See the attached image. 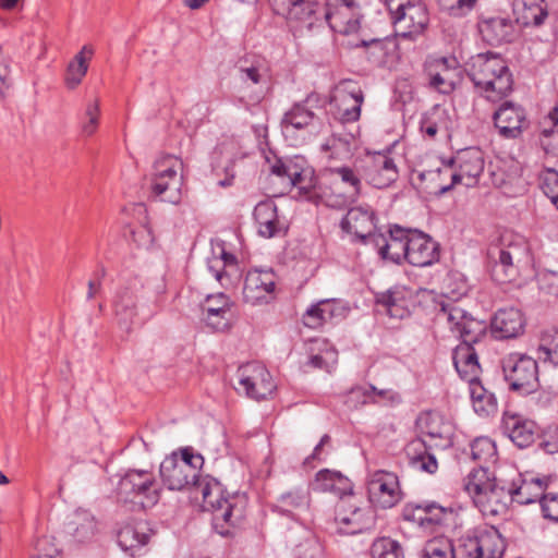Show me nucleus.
<instances>
[{
    "label": "nucleus",
    "mask_w": 558,
    "mask_h": 558,
    "mask_svg": "<svg viewBox=\"0 0 558 558\" xmlns=\"http://www.w3.org/2000/svg\"><path fill=\"white\" fill-rule=\"evenodd\" d=\"M160 476L170 490L193 489L199 493L205 508L213 511L214 527L222 536L229 534L223 524L233 525L234 519H241L243 510L238 508L235 497L225 498L219 483H209L196 474L195 468L178 462L177 453L166 457L160 463Z\"/></svg>",
    "instance_id": "1"
},
{
    "label": "nucleus",
    "mask_w": 558,
    "mask_h": 558,
    "mask_svg": "<svg viewBox=\"0 0 558 558\" xmlns=\"http://www.w3.org/2000/svg\"><path fill=\"white\" fill-rule=\"evenodd\" d=\"M437 319L445 322L449 330L461 339L452 355L453 365L460 377L470 386L480 383L481 365L474 345L486 336V324L474 318L456 303H442Z\"/></svg>",
    "instance_id": "2"
},
{
    "label": "nucleus",
    "mask_w": 558,
    "mask_h": 558,
    "mask_svg": "<svg viewBox=\"0 0 558 558\" xmlns=\"http://www.w3.org/2000/svg\"><path fill=\"white\" fill-rule=\"evenodd\" d=\"M468 75L478 92L493 102L506 98L513 88L512 74L498 53L485 52L471 57Z\"/></svg>",
    "instance_id": "3"
},
{
    "label": "nucleus",
    "mask_w": 558,
    "mask_h": 558,
    "mask_svg": "<svg viewBox=\"0 0 558 558\" xmlns=\"http://www.w3.org/2000/svg\"><path fill=\"white\" fill-rule=\"evenodd\" d=\"M464 489L484 515L504 514L513 502L510 481L490 477L487 466L470 472L464 480Z\"/></svg>",
    "instance_id": "4"
},
{
    "label": "nucleus",
    "mask_w": 558,
    "mask_h": 558,
    "mask_svg": "<svg viewBox=\"0 0 558 558\" xmlns=\"http://www.w3.org/2000/svg\"><path fill=\"white\" fill-rule=\"evenodd\" d=\"M318 189L319 196L327 206L342 208L361 195L362 179L357 169L347 165H333L325 167Z\"/></svg>",
    "instance_id": "5"
},
{
    "label": "nucleus",
    "mask_w": 558,
    "mask_h": 558,
    "mask_svg": "<svg viewBox=\"0 0 558 558\" xmlns=\"http://www.w3.org/2000/svg\"><path fill=\"white\" fill-rule=\"evenodd\" d=\"M494 262L492 277L498 283L515 281L531 265L530 247L523 238L505 240L489 251Z\"/></svg>",
    "instance_id": "6"
},
{
    "label": "nucleus",
    "mask_w": 558,
    "mask_h": 558,
    "mask_svg": "<svg viewBox=\"0 0 558 558\" xmlns=\"http://www.w3.org/2000/svg\"><path fill=\"white\" fill-rule=\"evenodd\" d=\"M384 4L401 37L415 39L424 34L429 14L422 0H384Z\"/></svg>",
    "instance_id": "7"
},
{
    "label": "nucleus",
    "mask_w": 558,
    "mask_h": 558,
    "mask_svg": "<svg viewBox=\"0 0 558 558\" xmlns=\"http://www.w3.org/2000/svg\"><path fill=\"white\" fill-rule=\"evenodd\" d=\"M484 168V153L480 148L468 147L459 150L438 170L440 175L449 177L451 180L449 184L440 186V192L446 193L456 184H463L466 187L476 185Z\"/></svg>",
    "instance_id": "8"
},
{
    "label": "nucleus",
    "mask_w": 558,
    "mask_h": 558,
    "mask_svg": "<svg viewBox=\"0 0 558 558\" xmlns=\"http://www.w3.org/2000/svg\"><path fill=\"white\" fill-rule=\"evenodd\" d=\"M506 543L492 525H480L459 538L458 553L463 558H501Z\"/></svg>",
    "instance_id": "9"
},
{
    "label": "nucleus",
    "mask_w": 558,
    "mask_h": 558,
    "mask_svg": "<svg viewBox=\"0 0 558 558\" xmlns=\"http://www.w3.org/2000/svg\"><path fill=\"white\" fill-rule=\"evenodd\" d=\"M501 367L510 390L529 395L537 389L538 365L531 356L511 353L502 359Z\"/></svg>",
    "instance_id": "10"
},
{
    "label": "nucleus",
    "mask_w": 558,
    "mask_h": 558,
    "mask_svg": "<svg viewBox=\"0 0 558 558\" xmlns=\"http://www.w3.org/2000/svg\"><path fill=\"white\" fill-rule=\"evenodd\" d=\"M335 521L340 533L354 535L371 530L375 525V513L369 507H359L350 492L338 502Z\"/></svg>",
    "instance_id": "11"
},
{
    "label": "nucleus",
    "mask_w": 558,
    "mask_h": 558,
    "mask_svg": "<svg viewBox=\"0 0 558 558\" xmlns=\"http://www.w3.org/2000/svg\"><path fill=\"white\" fill-rule=\"evenodd\" d=\"M238 379L245 396L257 401L268 399L277 388L271 374L259 362L241 365L238 368Z\"/></svg>",
    "instance_id": "12"
},
{
    "label": "nucleus",
    "mask_w": 558,
    "mask_h": 558,
    "mask_svg": "<svg viewBox=\"0 0 558 558\" xmlns=\"http://www.w3.org/2000/svg\"><path fill=\"white\" fill-rule=\"evenodd\" d=\"M364 96L357 83L344 80L332 90L330 105L333 116L343 123L360 119Z\"/></svg>",
    "instance_id": "13"
},
{
    "label": "nucleus",
    "mask_w": 558,
    "mask_h": 558,
    "mask_svg": "<svg viewBox=\"0 0 558 558\" xmlns=\"http://www.w3.org/2000/svg\"><path fill=\"white\" fill-rule=\"evenodd\" d=\"M204 324L215 331L231 328L235 318V303L223 292L208 294L201 304Z\"/></svg>",
    "instance_id": "14"
},
{
    "label": "nucleus",
    "mask_w": 558,
    "mask_h": 558,
    "mask_svg": "<svg viewBox=\"0 0 558 558\" xmlns=\"http://www.w3.org/2000/svg\"><path fill=\"white\" fill-rule=\"evenodd\" d=\"M367 490L369 501L381 509L392 508L402 499L398 476L385 470L369 474Z\"/></svg>",
    "instance_id": "15"
},
{
    "label": "nucleus",
    "mask_w": 558,
    "mask_h": 558,
    "mask_svg": "<svg viewBox=\"0 0 558 558\" xmlns=\"http://www.w3.org/2000/svg\"><path fill=\"white\" fill-rule=\"evenodd\" d=\"M267 162L269 173L275 175L282 185L280 193L292 187H298L305 193L310 192L312 179L308 178V183H306L310 171L304 167L303 160L275 157L272 160L267 158Z\"/></svg>",
    "instance_id": "16"
},
{
    "label": "nucleus",
    "mask_w": 558,
    "mask_h": 558,
    "mask_svg": "<svg viewBox=\"0 0 558 558\" xmlns=\"http://www.w3.org/2000/svg\"><path fill=\"white\" fill-rule=\"evenodd\" d=\"M425 72L430 87L442 94H450L461 75L459 62L454 57L429 59L425 63Z\"/></svg>",
    "instance_id": "17"
},
{
    "label": "nucleus",
    "mask_w": 558,
    "mask_h": 558,
    "mask_svg": "<svg viewBox=\"0 0 558 558\" xmlns=\"http://www.w3.org/2000/svg\"><path fill=\"white\" fill-rule=\"evenodd\" d=\"M277 276L271 268H254L247 271L243 287V298L252 305L268 303L274 299Z\"/></svg>",
    "instance_id": "18"
},
{
    "label": "nucleus",
    "mask_w": 558,
    "mask_h": 558,
    "mask_svg": "<svg viewBox=\"0 0 558 558\" xmlns=\"http://www.w3.org/2000/svg\"><path fill=\"white\" fill-rule=\"evenodd\" d=\"M410 233V229L393 226L390 228L388 236L381 233L373 235L372 243L383 259L400 264L403 259L408 260Z\"/></svg>",
    "instance_id": "19"
},
{
    "label": "nucleus",
    "mask_w": 558,
    "mask_h": 558,
    "mask_svg": "<svg viewBox=\"0 0 558 558\" xmlns=\"http://www.w3.org/2000/svg\"><path fill=\"white\" fill-rule=\"evenodd\" d=\"M493 120L500 136L505 138H518L529 126L525 110L511 101L502 102L494 112Z\"/></svg>",
    "instance_id": "20"
},
{
    "label": "nucleus",
    "mask_w": 558,
    "mask_h": 558,
    "mask_svg": "<svg viewBox=\"0 0 558 558\" xmlns=\"http://www.w3.org/2000/svg\"><path fill=\"white\" fill-rule=\"evenodd\" d=\"M342 231L354 236V239L372 243L376 229V215L371 208L357 206L350 208L340 221Z\"/></svg>",
    "instance_id": "21"
},
{
    "label": "nucleus",
    "mask_w": 558,
    "mask_h": 558,
    "mask_svg": "<svg viewBox=\"0 0 558 558\" xmlns=\"http://www.w3.org/2000/svg\"><path fill=\"white\" fill-rule=\"evenodd\" d=\"M399 175L393 158L387 154L375 153L367 157L365 179L376 189L390 186Z\"/></svg>",
    "instance_id": "22"
},
{
    "label": "nucleus",
    "mask_w": 558,
    "mask_h": 558,
    "mask_svg": "<svg viewBox=\"0 0 558 558\" xmlns=\"http://www.w3.org/2000/svg\"><path fill=\"white\" fill-rule=\"evenodd\" d=\"M287 19L294 28L312 29L315 25L323 24L324 7L316 0H288Z\"/></svg>",
    "instance_id": "23"
},
{
    "label": "nucleus",
    "mask_w": 558,
    "mask_h": 558,
    "mask_svg": "<svg viewBox=\"0 0 558 558\" xmlns=\"http://www.w3.org/2000/svg\"><path fill=\"white\" fill-rule=\"evenodd\" d=\"M408 263L416 267L429 266L439 259V245L427 234L411 230L408 239Z\"/></svg>",
    "instance_id": "24"
},
{
    "label": "nucleus",
    "mask_w": 558,
    "mask_h": 558,
    "mask_svg": "<svg viewBox=\"0 0 558 558\" xmlns=\"http://www.w3.org/2000/svg\"><path fill=\"white\" fill-rule=\"evenodd\" d=\"M513 476L509 480L511 486L512 501L519 505H530L539 501L545 495L548 480L539 477H526L517 470L511 469Z\"/></svg>",
    "instance_id": "25"
},
{
    "label": "nucleus",
    "mask_w": 558,
    "mask_h": 558,
    "mask_svg": "<svg viewBox=\"0 0 558 558\" xmlns=\"http://www.w3.org/2000/svg\"><path fill=\"white\" fill-rule=\"evenodd\" d=\"M525 319L515 307L498 310L490 323L492 333L497 339H511L523 333Z\"/></svg>",
    "instance_id": "26"
},
{
    "label": "nucleus",
    "mask_w": 558,
    "mask_h": 558,
    "mask_svg": "<svg viewBox=\"0 0 558 558\" xmlns=\"http://www.w3.org/2000/svg\"><path fill=\"white\" fill-rule=\"evenodd\" d=\"M478 31L482 38L492 46L511 43L517 37L514 23L502 16L482 19L478 22Z\"/></svg>",
    "instance_id": "27"
},
{
    "label": "nucleus",
    "mask_w": 558,
    "mask_h": 558,
    "mask_svg": "<svg viewBox=\"0 0 558 558\" xmlns=\"http://www.w3.org/2000/svg\"><path fill=\"white\" fill-rule=\"evenodd\" d=\"M253 215L259 235L270 239L282 232L283 227L277 214V206L272 201L259 202L255 206Z\"/></svg>",
    "instance_id": "28"
},
{
    "label": "nucleus",
    "mask_w": 558,
    "mask_h": 558,
    "mask_svg": "<svg viewBox=\"0 0 558 558\" xmlns=\"http://www.w3.org/2000/svg\"><path fill=\"white\" fill-rule=\"evenodd\" d=\"M515 22L522 26H538L548 15L545 0H513Z\"/></svg>",
    "instance_id": "29"
},
{
    "label": "nucleus",
    "mask_w": 558,
    "mask_h": 558,
    "mask_svg": "<svg viewBox=\"0 0 558 558\" xmlns=\"http://www.w3.org/2000/svg\"><path fill=\"white\" fill-rule=\"evenodd\" d=\"M311 97L305 101L295 104L288 110L282 119V129L286 134H292L293 131L304 130L314 126L318 122L315 112L308 108Z\"/></svg>",
    "instance_id": "30"
},
{
    "label": "nucleus",
    "mask_w": 558,
    "mask_h": 558,
    "mask_svg": "<svg viewBox=\"0 0 558 558\" xmlns=\"http://www.w3.org/2000/svg\"><path fill=\"white\" fill-rule=\"evenodd\" d=\"M502 434L507 436L518 448L530 447L538 436V427L535 421H502Z\"/></svg>",
    "instance_id": "31"
},
{
    "label": "nucleus",
    "mask_w": 558,
    "mask_h": 558,
    "mask_svg": "<svg viewBox=\"0 0 558 558\" xmlns=\"http://www.w3.org/2000/svg\"><path fill=\"white\" fill-rule=\"evenodd\" d=\"M377 302L384 306L387 314L392 318L402 319L410 315L409 291L401 287L388 290L378 296Z\"/></svg>",
    "instance_id": "32"
},
{
    "label": "nucleus",
    "mask_w": 558,
    "mask_h": 558,
    "mask_svg": "<svg viewBox=\"0 0 558 558\" xmlns=\"http://www.w3.org/2000/svg\"><path fill=\"white\" fill-rule=\"evenodd\" d=\"M94 54V49L90 46H83V48L74 56L69 62L64 82L68 88H76L83 81L88 70V62Z\"/></svg>",
    "instance_id": "33"
},
{
    "label": "nucleus",
    "mask_w": 558,
    "mask_h": 558,
    "mask_svg": "<svg viewBox=\"0 0 558 558\" xmlns=\"http://www.w3.org/2000/svg\"><path fill=\"white\" fill-rule=\"evenodd\" d=\"M323 157L326 160V167L333 165H345L353 156L351 142L345 138L331 136L320 147Z\"/></svg>",
    "instance_id": "34"
},
{
    "label": "nucleus",
    "mask_w": 558,
    "mask_h": 558,
    "mask_svg": "<svg viewBox=\"0 0 558 558\" xmlns=\"http://www.w3.org/2000/svg\"><path fill=\"white\" fill-rule=\"evenodd\" d=\"M340 306L333 300H322L312 305L303 315V324L312 329L322 327L331 320L339 312Z\"/></svg>",
    "instance_id": "35"
},
{
    "label": "nucleus",
    "mask_w": 558,
    "mask_h": 558,
    "mask_svg": "<svg viewBox=\"0 0 558 558\" xmlns=\"http://www.w3.org/2000/svg\"><path fill=\"white\" fill-rule=\"evenodd\" d=\"M183 177L151 179V193L161 202L178 205L182 199Z\"/></svg>",
    "instance_id": "36"
},
{
    "label": "nucleus",
    "mask_w": 558,
    "mask_h": 558,
    "mask_svg": "<svg viewBox=\"0 0 558 558\" xmlns=\"http://www.w3.org/2000/svg\"><path fill=\"white\" fill-rule=\"evenodd\" d=\"M118 501L126 511H135L140 496V471L128 472L119 482Z\"/></svg>",
    "instance_id": "37"
},
{
    "label": "nucleus",
    "mask_w": 558,
    "mask_h": 558,
    "mask_svg": "<svg viewBox=\"0 0 558 558\" xmlns=\"http://www.w3.org/2000/svg\"><path fill=\"white\" fill-rule=\"evenodd\" d=\"M308 506V492L303 487H296L281 494L272 510L282 515L292 517L293 510Z\"/></svg>",
    "instance_id": "38"
},
{
    "label": "nucleus",
    "mask_w": 558,
    "mask_h": 558,
    "mask_svg": "<svg viewBox=\"0 0 558 558\" xmlns=\"http://www.w3.org/2000/svg\"><path fill=\"white\" fill-rule=\"evenodd\" d=\"M470 393L474 412L482 417L495 416L498 404L495 396L488 392L481 383L470 386Z\"/></svg>",
    "instance_id": "39"
},
{
    "label": "nucleus",
    "mask_w": 558,
    "mask_h": 558,
    "mask_svg": "<svg viewBox=\"0 0 558 558\" xmlns=\"http://www.w3.org/2000/svg\"><path fill=\"white\" fill-rule=\"evenodd\" d=\"M316 484L319 490L335 493L340 495L341 498L352 492L350 483L345 476L340 472L327 469L320 470L316 474Z\"/></svg>",
    "instance_id": "40"
},
{
    "label": "nucleus",
    "mask_w": 558,
    "mask_h": 558,
    "mask_svg": "<svg viewBox=\"0 0 558 558\" xmlns=\"http://www.w3.org/2000/svg\"><path fill=\"white\" fill-rule=\"evenodd\" d=\"M413 454L409 457L410 465L421 472L435 474L438 470V462L434 453H432L424 441L413 442Z\"/></svg>",
    "instance_id": "41"
},
{
    "label": "nucleus",
    "mask_w": 558,
    "mask_h": 558,
    "mask_svg": "<svg viewBox=\"0 0 558 558\" xmlns=\"http://www.w3.org/2000/svg\"><path fill=\"white\" fill-rule=\"evenodd\" d=\"M316 350L317 352H314L315 349H312L313 353L310 356L307 364L313 368L324 369L328 373L331 372L338 362L337 350L326 341L317 342Z\"/></svg>",
    "instance_id": "42"
},
{
    "label": "nucleus",
    "mask_w": 558,
    "mask_h": 558,
    "mask_svg": "<svg viewBox=\"0 0 558 558\" xmlns=\"http://www.w3.org/2000/svg\"><path fill=\"white\" fill-rule=\"evenodd\" d=\"M153 169L151 179L182 177L183 162L174 155L165 154L156 158Z\"/></svg>",
    "instance_id": "43"
},
{
    "label": "nucleus",
    "mask_w": 558,
    "mask_h": 558,
    "mask_svg": "<svg viewBox=\"0 0 558 558\" xmlns=\"http://www.w3.org/2000/svg\"><path fill=\"white\" fill-rule=\"evenodd\" d=\"M471 456L481 466L495 463L497 460V448L488 437H477L471 442Z\"/></svg>",
    "instance_id": "44"
},
{
    "label": "nucleus",
    "mask_w": 558,
    "mask_h": 558,
    "mask_svg": "<svg viewBox=\"0 0 558 558\" xmlns=\"http://www.w3.org/2000/svg\"><path fill=\"white\" fill-rule=\"evenodd\" d=\"M361 46L367 48L369 58L379 64L385 63L387 57L392 54L397 49L396 40L389 37L362 40Z\"/></svg>",
    "instance_id": "45"
},
{
    "label": "nucleus",
    "mask_w": 558,
    "mask_h": 558,
    "mask_svg": "<svg viewBox=\"0 0 558 558\" xmlns=\"http://www.w3.org/2000/svg\"><path fill=\"white\" fill-rule=\"evenodd\" d=\"M333 7L332 11L324 7L323 14V23L326 22L332 31H336L335 23L338 19L341 22H345L351 12L359 10L356 0H335Z\"/></svg>",
    "instance_id": "46"
},
{
    "label": "nucleus",
    "mask_w": 558,
    "mask_h": 558,
    "mask_svg": "<svg viewBox=\"0 0 558 558\" xmlns=\"http://www.w3.org/2000/svg\"><path fill=\"white\" fill-rule=\"evenodd\" d=\"M118 324L122 330L130 332L134 319L137 317L136 306L131 298L124 293L116 303Z\"/></svg>",
    "instance_id": "47"
},
{
    "label": "nucleus",
    "mask_w": 558,
    "mask_h": 558,
    "mask_svg": "<svg viewBox=\"0 0 558 558\" xmlns=\"http://www.w3.org/2000/svg\"><path fill=\"white\" fill-rule=\"evenodd\" d=\"M421 558H454V548L445 537H436L426 542Z\"/></svg>",
    "instance_id": "48"
},
{
    "label": "nucleus",
    "mask_w": 558,
    "mask_h": 558,
    "mask_svg": "<svg viewBox=\"0 0 558 558\" xmlns=\"http://www.w3.org/2000/svg\"><path fill=\"white\" fill-rule=\"evenodd\" d=\"M372 558H404L401 545L390 537H379L371 547Z\"/></svg>",
    "instance_id": "49"
},
{
    "label": "nucleus",
    "mask_w": 558,
    "mask_h": 558,
    "mask_svg": "<svg viewBox=\"0 0 558 558\" xmlns=\"http://www.w3.org/2000/svg\"><path fill=\"white\" fill-rule=\"evenodd\" d=\"M118 545L128 556H136L140 549V533L135 525L126 524L119 530Z\"/></svg>",
    "instance_id": "50"
},
{
    "label": "nucleus",
    "mask_w": 558,
    "mask_h": 558,
    "mask_svg": "<svg viewBox=\"0 0 558 558\" xmlns=\"http://www.w3.org/2000/svg\"><path fill=\"white\" fill-rule=\"evenodd\" d=\"M75 529L73 531L74 537L78 542L89 539L96 531L95 518L87 511L77 512L75 515Z\"/></svg>",
    "instance_id": "51"
},
{
    "label": "nucleus",
    "mask_w": 558,
    "mask_h": 558,
    "mask_svg": "<svg viewBox=\"0 0 558 558\" xmlns=\"http://www.w3.org/2000/svg\"><path fill=\"white\" fill-rule=\"evenodd\" d=\"M371 385L352 387L344 397V404L350 410L360 409L363 405L372 404Z\"/></svg>",
    "instance_id": "52"
},
{
    "label": "nucleus",
    "mask_w": 558,
    "mask_h": 558,
    "mask_svg": "<svg viewBox=\"0 0 558 558\" xmlns=\"http://www.w3.org/2000/svg\"><path fill=\"white\" fill-rule=\"evenodd\" d=\"M538 359L549 361L555 366H558V333L549 336L544 333L541 338V344L537 349Z\"/></svg>",
    "instance_id": "53"
},
{
    "label": "nucleus",
    "mask_w": 558,
    "mask_h": 558,
    "mask_svg": "<svg viewBox=\"0 0 558 558\" xmlns=\"http://www.w3.org/2000/svg\"><path fill=\"white\" fill-rule=\"evenodd\" d=\"M369 392L372 397V404L380 407H396L402 401L401 395L391 388L378 389L374 385H371Z\"/></svg>",
    "instance_id": "54"
},
{
    "label": "nucleus",
    "mask_w": 558,
    "mask_h": 558,
    "mask_svg": "<svg viewBox=\"0 0 558 558\" xmlns=\"http://www.w3.org/2000/svg\"><path fill=\"white\" fill-rule=\"evenodd\" d=\"M427 529L433 530L441 525L453 513L451 508L442 507L436 502H425Z\"/></svg>",
    "instance_id": "55"
},
{
    "label": "nucleus",
    "mask_w": 558,
    "mask_h": 558,
    "mask_svg": "<svg viewBox=\"0 0 558 558\" xmlns=\"http://www.w3.org/2000/svg\"><path fill=\"white\" fill-rule=\"evenodd\" d=\"M295 558H324V547L315 537H307L294 548Z\"/></svg>",
    "instance_id": "56"
},
{
    "label": "nucleus",
    "mask_w": 558,
    "mask_h": 558,
    "mask_svg": "<svg viewBox=\"0 0 558 558\" xmlns=\"http://www.w3.org/2000/svg\"><path fill=\"white\" fill-rule=\"evenodd\" d=\"M539 143L546 154L558 156V125L544 126L539 135Z\"/></svg>",
    "instance_id": "57"
},
{
    "label": "nucleus",
    "mask_w": 558,
    "mask_h": 558,
    "mask_svg": "<svg viewBox=\"0 0 558 558\" xmlns=\"http://www.w3.org/2000/svg\"><path fill=\"white\" fill-rule=\"evenodd\" d=\"M99 114L100 110L98 101L87 104L84 112V120L82 122V132L86 136H90L96 132L98 128Z\"/></svg>",
    "instance_id": "58"
},
{
    "label": "nucleus",
    "mask_w": 558,
    "mask_h": 558,
    "mask_svg": "<svg viewBox=\"0 0 558 558\" xmlns=\"http://www.w3.org/2000/svg\"><path fill=\"white\" fill-rule=\"evenodd\" d=\"M541 187L558 209V172L556 170H547L542 177Z\"/></svg>",
    "instance_id": "59"
},
{
    "label": "nucleus",
    "mask_w": 558,
    "mask_h": 558,
    "mask_svg": "<svg viewBox=\"0 0 558 558\" xmlns=\"http://www.w3.org/2000/svg\"><path fill=\"white\" fill-rule=\"evenodd\" d=\"M158 500V486L148 477H145V473L142 471V509L155 506Z\"/></svg>",
    "instance_id": "60"
},
{
    "label": "nucleus",
    "mask_w": 558,
    "mask_h": 558,
    "mask_svg": "<svg viewBox=\"0 0 558 558\" xmlns=\"http://www.w3.org/2000/svg\"><path fill=\"white\" fill-rule=\"evenodd\" d=\"M402 515L405 521L416 523L418 526L427 529L425 502L407 505Z\"/></svg>",
    "instance_id": "61"
},
{
    "label": "nucleus",
    "mask_w": 558,
    "mask_h": 558,
    "mask_svg": "<svg viewBox=\"0 0 558 558\" xmlns=\"http://www.w3.org/2000/svg\"><path fill=\"white\" fill-rule=\"evenodd\" d=\"M539 504L543 517L558 523V494H545Z\"/></svg>",
    "instance_id": "62"
},
{
    "label": "nucleus",
    "mask_w": 558,
    "mask_h": 558,
    "mask_svg": "<svg viewBox=\"0 0 558 558\" xmlns=\"http://www.w3.org/2000/svg\"><path fill=\"white\" fill-rule=\"evenodd\" d=\"M361 25V14L360 11L351 12L350 16L345 22L339 21V19L336 21V33L343 34V35H350L354 34L360 29Z\"/></svg>",
    "instance_id": "63"
},
{
    "label": "nucleus",
    "mask_w": 558,
    "mask_h": 558,
    "mask_svg": "<svg viewBox=\"0 0 558 558\" xmlns=\"http://www.w3.org/2000/svg\"><path fill=\"white\" fill-rule=\"evenodd\" d=\"M543 449L550 454L558 452V426L550 425L544 433L541 442Z\"/></svg>",
    "instance_id": "64"
}]
</instances>
